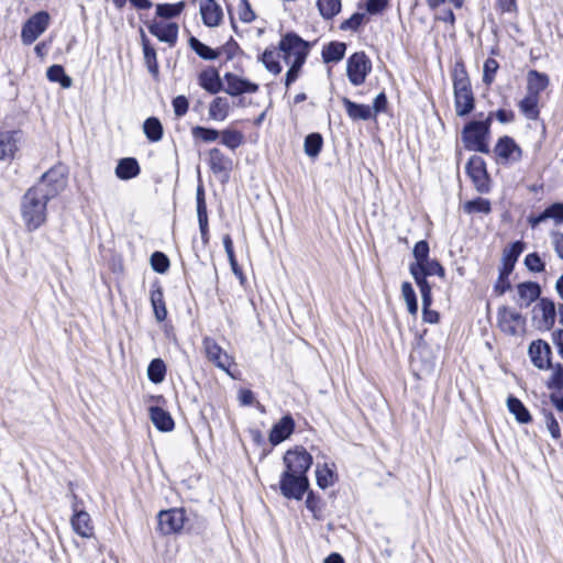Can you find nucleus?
<instances>
[{"instance_id": "f257e3e1", "label": "nucleus", "mask_w": 563, "mask_h": 563, "mask_svg": "<svg viewBox=\"0 0 563 563\" xmlns=\"http://www.w3.org/2000/svg\"><path fill=\"white\" fill-rule=\"evenodd\" d=\"M285 470L280 474L279 490L287 499L301 500L309 489L308 471L312 455L302 446L288 450L284 455Z\"/></svg>"}, {"instance_id": "f03ea898", "label": "nucleus", "mask_w": 563, "mask_h": 563, "mask_svg": "<svg viewBox=\"0 0 563 563\" xmlns=\"http://www.w3.org/2000/svg\"><path fill=\"white\" fill-rule=\"evenodd\" d=\"M51 199L40 187H31L24 194L21 202V213L29 231L38 229L46 221V207Z\"/></svg>"}, {"instance_id": "7ed1b4c3", "label": "nucleus", "mask_w": 563, "mask_h": 563, "mask_svg": "<svg viewBox=\"0 0 563 563\" xmlns=\"http://www.w3.org/2000/svg\"><path fill=\"white\" fill-rule=\"evenodd\" d=\"M278 47L288 70H300L309 53L310 43L289 32L282 37Z\"/></svg>"}, {"instance_id": "20e7f679", "label": "nucleus", "mask_w": 563, "mask_h": 563, "mask_svg": "<svg viewBox=\"0 0 563 563\" xmlns=\"http://www.w3.org/2000/svg\"><path fill=\"white\" fill-rule=\"evenodd\" d=\"M492 120L493 113H489L483 121L472 120L464 125L462 141L466 150L483 154L489 153L487 140L490 133Z\"/></svg>"}, {"instance_id": "39448f33", "label": "nucleus", "mask_w": 563, "mask_h": 563, "mask_svg": "<svg viewBox=\"0 0 563 563\" xmlns=\"http://www.w3.org/2000/svg\"><path fill=\"white\" fill-rule=\"evenodd\" d=\"M523 241H516L509 244L503 251V267L499 269L498 279L494 286V291L501 296L511 288L509 275L512 273L515 265L525 250Z\"/></svg>"}, {"instance_id": "423d86ee", "label": "nucleus", "mask_w": 563, "mask_h": 563, "mask_svg": "<svg viewBox=\"0 0 563 563\" xmlns=\"http://www.w3.org/2000/svg\"><path fill=\"white\" fill-rule=\"evenodd\" d=\"M454 106L457 117L468 115L475 108L468 73H453Z\"/></svg>"}, {"instance_id": "0eeeda50", "label": "nucleus", "mask_w": 563, "mask_h": 563, "mask_svg": "<svg viewBox=\"0 0 563 563\" xmlns=\"http://www.w3.org/2000/svg\"><path fill=\"white\" fill-rule=\"evenodd\" d=\"M465 173L479 194H488L490 191V177L486 163L481 156L473 155L470 157L465 166Z\"/></svg>"}, {"instance_id": "6e6552de", "label": "nucleus", "mask_w": 563, "mask_h": 563, "mask_svg": "<svg viewBox=\"0 0 563 563\" xmlns=\"http://www.w3.org/2000/svg\"><path fill=\"white\" fill-rule=\"evenodd\" d=\"M51 16L46 11L33 14L22 26L21 40L24 44L34 43L48 27Z\"/></svg>"}, {"instance_id": "1a4fd4ad", "label": "nucleus", "mask_w": 563, "mask_h": 563, "mask_svg": "<svg viewBox=\"0 0 563 563\" xmlns=\"http://www.w3.org/2000/svg\"><path fill=\"white\" fill-rule=\"evenodd\" d=\"M66 186V175L62 166H55L44 173L33 187H40L52 199Z\"/></svg>"}, {"instance_id": "9d476101", "label": "nucleus", "mask_w": 563, "mask_h": 563, "mask_svg": "<svg viewBox=\"0 0 563 563\" xmlns=\"http://www.w3.org/2000/svg\"><path fill=\"white\" fill-rule=\"evenodd\" d=\"M158 528L163 534L180 532L188 520L184 508L161 510L157 516Z\"/></svg>"}, {"instance_id": "9b49d317", "label": "nucleus", "mask_w": 563, "mask_h": 563, "mask_svg": "<svg viewBox=\"0 0 563 563\" xmlns=\"http://www.w3.org/2000/svg\"><path fill=\"white\" fill-rule=\"evenodd\" d=\"M202 347L208 361L214 364L218 368L229 373V367L232 364V357L223 351L214 339L210 336L203 338Z\"/></svg>"}, {"instance_id": "f8f14e48", "label": "nucleus", "mask_w": 563, "mask_h": 563, "mask_svg": "<svg viewBox=\"0 0 563 563\" xmlns=\"http://www.w3.org/2000/svg\"><path fill=\"white\" fill-rule=\"evenodd\" d=\"M208 165L216 176L221 177L222 183L228 181L233 162L219 147H212L208 151Z\"/></svg>"}, {"instance_id": "ddd939ff", "label": "nucleus", "mask_w": 563, "mask_h": 563, "mask_svg": "<svg viewBox=\"0 0 563 563\" xmlns=\"http://www.w3.org/2000/svg\"><path fill=\"white\" fill-rule=\"evenodd\" d=\"M528 354L537 368L550 369L552 367V351L548 342L541 339L532 341L528 347Z\"/></svg>"}, {"instance_id": "4468645a", "label": "nucleus", "mask_w": 563, "mask_h": 563, "mask_svg": "<svg viewBox=\"0 0 563 563\" xmlns=\"http://www.w3.org/2000/svg\"><path fill=\"white\" fill-rule=\"evenodd\" d=\"M71 498L74 500L71 506L74 514L70 519L71 527L77 534L88 538L92 534L90 516L87 511L78 508L80 500L77 495L71 494Z\"/></svg>"}, {"instance_id": "2eb2a0df", "label": "nucleus", "mask_w": 563, "mask_h": 563, "mask_svg": "<svg viewBox=\"0 0 563 563\" xmlns=\"http://www.w3.org/2000/svg\"><path fill=\"white\" fill-rule=\"evenodd\" d=\"M548 220H552L556 225L563 223V202H553L542 212L538 214H530L527 219L532 229H536Z\"/></svg>"}, {"instance_id": "dca6fc26", "label": "nucleus", "mask_w": 563, "mask_h": 563, "mask_svg": "<svg viewBox=\"0 0 563 563\" xmlns=\"http://www.w3.org/2000/svg\"><path fill=\"white\" fill-rule=\"evenodd\" d=\"M497 322L504 333L515 335L517 333V324L523 323L525 319L520 312L501 306L497 311Z\"/></svg>"}, {"instance_id": "f3484780", "label": "nucleus", "mask_w": 563, "mask_h": 563, "mask_svg": "<svg viewBox=\"0 0 563 563\" xmlns=\"http://www.w3.org/2000/svg\"><path fill=\"white\" fill-rule=\"evenodd\" d=\"M533 312L541 313V319L538 325L539 329L549 331L554 327L556 319V308L552 299L545 297L540 298L533 308Z\"/></svg>"}, {"instance_id": "a211bd4d", "label": "nucleus", "mask_w": 563, "mask_h": 563, "mask_svg": "<svg viewBox=\"0 0 563 563\" xmlns=\"http://www.w3.org/2000/svg\"><path fill=\"white\" fill-rule=\"evenodd\" d=\"M541 287L534 282H525L517 285V296L514 297L517 306L528 308L533 301L540 298Z\"/></svg>"}, {"instance_id": "6ab92c4d", "label": "nucleus", "mask_w": 563, "mask_h": 563, "mask_svg": "<svg viewBox=\"0 0 563 563\" xmlns=\"http://www.w3.org/2000/svg\"><path fill=\"white\" fill-rule=\"evenodd\" d=\"M494 152L496 156H498L503 161H520L522 157V150L520 146L516 143V141L508 136L504 135L498 139Z\"/></svg>"}, {"instance_id": "aec40b11", "label": "nucleus", "mask_w": 563, "mask_h": 563, "mask_svg": "<svg viewBox=\"0 0 563 563\" xmlns=\"http://www.w3.org/2000/svg\"><path fill=\"white\" fill-rule=\"evenodd\" d=\"M295 430V420L290 415H285L275 423L269 432L268 440L272 445H278L288 439Z\"/></svg>"}, {"instance_id": "412c9836", "label": "nucleus", "mask_w": 563, "mask_h": 563, "mask_svg": "<svg viewBox=\"0 0 563 563\" xmlns=\"http://www.w3.org/2000/svg\"><path fill=\"white\" fill-rule=\"evenodd\" d=\"M196 203H197V217H198L201 240H202V243L206 245L209 242V225H208L207 205H206V199H205V189H203L202 185H199L197 187Z\"/></svg>"}, {"instance_id": "4be33fe9", "label": "nucleus", "mask_w": 563, "mask_h": 563, "mask_svg": "<svg viewBox=\"0 0 563 563\" xmlns=\"http://www.w3.org/2000/svg\"><path fill=\"white\" fill-rule=\"evenodd\" d=\"M150 300L157 322L165 321L167 318V308L164 299L163 287L159 282L152 284Z\"/></svg>"}, {"instance_id": "5701e85b", "label": "nucleus", "mask_w": 563, "mask_h": 563, "mask_svg": "<svg viewBox=\"0 0 563 563\" xmlns=\"http://www.w3.org/2000/svg\"><path fill=\"white\" fill-rule=\"evenodd\" d=\"M224 79L227 81L225 92L231 96H239L245 92H255L258 86L246 79L235 76L233 73H225Z\"/></svg>"}, {"instance_id": "b1692460", "label": "nucleus", "mask_w": 563, "mask_h": 563, "mask_svg": "<svg viewBox=\"0 0 563 563\" xmlns=\"http://www.w3.org/2000/svg\"><path fill=\"white\" fill-rule=\"evenodd\" d=\"M151 34L156 36L161 42L174 44L178 36V25L176 23H152L148 26Z\"/></svg>"}, {"instance_id": "393cba45", "label": "nucleus", "mask_w": 563, "mask_h": 563, "mask_svg": "<svg viewBox=\"0 0 563 563\" xmlns=\"http://www.w3.org/2000/svg\"><path fill=\"white\" fill-rule=\"evenodd\" d=\"M114 173L119 179L130 180L140 175L141 167L136 158L124 157L119 159Z\"/></svg>"}, {"instance_id": "a878e982", "label": "nucleus", "mask_w": 563, "mask_h": 563, "mask_svg": "<svg viewBox=\"0 0 563 563\" xmlns=\"http://www.w3.org/2000/svg\"><path fill=\"white\" fill-rule=\"evenodd\" d=\"M150 418L155 428L162 432H169L175 428L170 413L158 406L150 408Z\"/></svg>"}, {"instance_id": "bb28decb", "label": "nucleus", "mask_w": 563, "mask_h": 563, "mask_svg": "<svg viewBox=\"0 0 563 563\" xmlns=\"http://www.w3.org/2000/svg\"><path fill=\"white\" fill-rule=\"evenodd\" d=\"M200 13L207 26H217L222 20V10L214 0H205L200 5Z\"/></svg>"}, {"instance_id": "cd10ccee", "label": "nucleus", "mask_w": 563, "mask_h": 563, "mask_svg": "<svg viewBox=\"0 0 563 563\" xmlns=\"http://www.w3.org/2000/svg\"><path fill=\"white\" fill-rule=\"evenodd\" d=\"M342 102H343V106L345 108L347 115L353 121H358V120L367 121L373 118V111L369 106L363 104V103H356L345 97L342 99Z\"/></svg>"}, {"instance_id": "c85d7f7f", "label": "nucleus", "mask_w": 563, "mask_h": 563, "mask_svg": "<svg viewBox=\"0 0 563 563\" xmlns=\"http://www.w3.org/2000/svg\"><path fill=\"white\" fill-rule=\"evenodd\" d=\"M19 132H0V161L12 158L18 150Z\"/></svg>"}, {"instance_id": "c756f323", "label": "nucleus", "mask_w": 563, "mask_h": 563, "mask_svg": "<svg viewBox=\"0 0 563 563\" xmlns=\"http://www.w3.org/2000/svg\"><path fill=\"white\" fill-rule=\"evenodd\" d=\"M550 80L545 73H529L527 79V95L538 97L547 89Z\"/></svg>"}, {"instance_id": "7c9ffc66", "label": "nucleus", "mask_w": 563, "mask_h": 563, "mask_svg": "<svg viewBox=\"0 0 563 563\" xmlns=\"http://www.w3.org/2000/svg\"><path fill=\"white\" fill-rule=\"evenodd\" d=\"M507 408L515 416L516 420L519 423L531 422L532 417H531L529 410L527 409V407L523 405V402L519 398L510 395L507 398Z\"/></svg>"}, {"instance_id": "2f4dec72", "label": "nucleus", "mask_w": 563, "mask_h": 563, "mask_svg": "<svg viewBox=\"0 0 563 563\" xmlns=\"http://www.w3.org/2000/svg\"><path fill=\"white\" fill-rule=\"evenodd\" d=\"M230 111V103L225 97H216L209 106V118L214 121H224Z\"/></svg>"}, {"instance_id": "473e14b6", "label": "nucleus", "mask_w": 563, "mask_h": 563, "mask_svg": "<svg viewBox=\"0 0 563 563\" xmlns=\"http://www.w3.org/2000/svg\"><path fill=\"white\" fill-rule=\"evenodd\" d=\"M244 142V135L239 130L224 129L220 131V143L231 151H235Z\"/></svg>"}, {"instance_id": "72a5a7b5", "label": "nucleus", "mask_w": 563, "mask_h": 563, "mask_svg": "<svg viewBox=\"0 0 563 563\" xmlns=\"http://www.w3.org/2000/svg\"><path fill=\"white\" fill-rule=\"evenodd\" d=\"M220 73H199V84L210 93H217L223 88Z\"/></svg>"}, {"instance_id": "f704fd0d", "label": "nucleus", "mask_w": 563, "mask_h": 563, "mask_svg": "<svg viewBox=\"0 0 563 563\" xmlns=\"http://www.w3.org/2000/svg\"><path fill=\"white\" fill-rule=\"evenodd\" d=\"M346 45L342 42H331L322 49L324 63L339 62L343 58Z\"/></svg>"}, {"instance_id": "c9c22d12", "label": "nucleus", "mask_w": 563, "mask_h": 563, "mask_svg": "<svg viewBox=\"0 0 563 563\" xmlns=\"http://www.w3.org/2000/svg\"><path fill=\"white\" fill-rule=\"evenodd\" d=\"M463 211L467 214L484 213L489 214L492 212V203L488 199L477 197L468 200L463 205Z\"/></svg>"}, {"instance_id": "e433bc0d", "label": "nucleus", "mask_w": 563, "mask_h": 563, "mask_svg": "<svg viewBox=\"0 0 563 563\" xmlns=\"http://www.w3.org/2000/svg\"><path fill=\"white\" fill-rule=\"evenodd\" d=\"M143 131L151 142H158L163 137V125L155 117H150L144 121Z\"/></svg>"}, {"instance_id": "4c0bfd02", "label": "nucleus", "mask_w": 563, "mask_h": 563, "mask_svg": "<svg viewBox=\"0 0 563 563\" xmlns=\"http://www.w3.org/2000/svg\"><path fill=\"white\" fill-rule=\"evenodd\" d=\"M323 146V137L320 133L313 132L305 137L303 148L307 156L317 157Z\"/></svg>"}, {"instance_id": "58836bf2", "label": "nucleus", "mask_w": 563, "mask_h": 563, "mask_svg": "<svg viewBox=\"0 0 563 563\" xmlns=\"http://www.w3.org/2000/svg\"><path fill=\"white\" fill-rule=\"evenodd\" d=\"M148 380L154 384H161L166 377V365L162 358H154L147 366Z\"/></svg>"}, {"instance_id": "ea45409f", "label": "nucleus", "mask_w": 563, "mask_h": 563, "mask_svg": "<svg viewBox=\"0 0 563 563\" xmlns=\"http://www.w3.org/2000/svg\"><path fill=\"white\" fill-rule=\"evenodd\" d=\"M539 98L527 95L520 102L519 109L522 114L529 120H537L539 118L540 111L538 108Z\"/></svg>"}, {"instance_id": "a19ab883", "label": "nucleus", "mask_w": 563, "mask_h": 563, "mask_svg": "<svg viewBox=\"0 0 563 563\" xmlns=\"http://www.w3.org/2000/svg\"><path fill=\"white\" fill-rule=\"evenodd\" d=\"M317 7L321 16L331 20L341 11V0H317Z\"/></svg>"}, {"instance_id": "79ce46f5", "label": "nucleus", "mask_w": 563, "mask_h": 563, "mask_svg": "<svg viewBox=\"0 0 563 563\" xmlns=\"http://www.w3.org/2000/svg\"><path fill=\"white\" fill-rule=\"evenodd\" d=\"M372 64L364 52H356L349 57L346 70H371Z\"/></svg>"}, {"instance_id": "37998d69", "label": "nucleus", "mask_w": 563, "mask_h": 563, "mask_svg": "<svg viewBox=\"0 0 563 563\" xmlns=\"http://www.w3.org/2000/svg\"><path fill=\"white\" fill-rule=\"evenodd\" d=\"M279 58H282L279 47L266 48L262 55L263 64L268 70H282Z\"/></svg>"}, {"instance_id": "c03bdc74", "label": "nucleus", "mask_w": 563, "mask_h": 563, "mask_svg": "<svg viewBox=\"0 0 563 563\" xmlns=\"http://www.w3.org/2000/svg\"><path fill=\"white\" fill-rule=\"evenodd\" d=\"M401 294L407 303L408 312L412 316L417 314L418 300H417L416 291L409 282H404L401 284Z\"/></svg>"}, {"instance_id": "a18cd8bd", "label": "nucleus", "mask_w": 563, "mask_h": 563, "mask_svg": "<svg viewBox=\"0 0 563 563\" xmlns=\"http://www.w3.org/2000/svg\"><path fill=\"white\" fill-rule=\"evenodd\" d=\"M185 2L179 1L177 3H161L156 5V14L164 19H172L179 15L185 9Z\"/></svg>"}, {"instance_id": "49530a36", "label": "nucleus", "mask_w": 563, "mask_h": 563, "mask_svg": "<svg viewBox=\"0 0 563 563\" xmlns=\"http://www.w3.org/2000/svg\"><path fill=\"white\" fill-rule=\"evenodd\" d=\"M191 135L196 140L198 139L205 143H210L214 142L220 137V131L213 128L196 125L191 129Z\"/></svg>"}, {"instance_id": "de8ad7c7", "label": "nucleus", "mask_w": 563, "mask_h": 563, "mask_svg": "<svg viewBox=\"0 0 563 563\" xmlns=\"http://www.w3.org/2000/svg\"><path fill=\"white\" fill-rule=\"evenodd\" d=\"M417 267H421L422 272H426L428 276H439L444 278L445 269L437 258H428L422 263H415Z\"/></svg>"}, {"instance_id": "09e8293b", "label": "nucleus", "mask_w": 563, "mask_h": 563, "mask_svg": "<svg viewBox=\"0 0 563 563\" xmlns=\"http://www.w3.org/2000/svg\"><path fill=\"white\" fill-rule=\"evenodd\" d=\"M553 373L551 377L547 380L545 386L550 390H563V365L558 363L555 365L552 364Z\"/></svg>"}, {"instance_id": "8fccbe9b", "label": "nucleus", "mask_w": 563, "mask_h": 563, "mask_svg": "<svg viewBox=\"0 0 563 563\" xmlns=\"http://www.w3.org/2000/svg\"><path fill=\"white\" fill-rule=\"evenodd\" d=\"M189 45H190L191 49L195 51V53L203 59L210 60V59H214L218 56L216 51H213L211 47H209L206 44H203L202 42H200L195 36H191L189 38Z\"/></svg>"}, {"instance_id": "3c124183", "label": "nucleus", "mask_w": 563, "mask_h": 563, "mask_svg": "<svg viewBox=\"0 0 563 563\" xmlns=\"http://www.w3.org/2000/svg\"><path fill=\"white\" fill-rule=\"evenodd\" d=\"M333 476H334L333 471L331 468H329L327 464H324L322 466L320 464L317 465L316 479H317V485L320 488L325 489L327 487L332 485Z\"/></svg>"}, {"instance_id": "603ef678", "label": "nucleus", "mask_w": 563, "mask_h": 563, "mask_svg": "<svg viewBox=\"0 0 563 563\" xmlns=\"http://www.w3.org/2000/svg\"><path fill=\"white\" fill-rule=\"evenodd\" d=\"M151 266L154 272L158 274H164L168 271L170 262L168 256L159 251L154 252L151 255Z\"/></svg>"}, {"instance_id": "864d4df0", "label": "nucleus", "mask_w": 563, "mask_h": 563, "mask_svg": "<svg viewBox=\"0 0 563 563\" xmlns=\"http://www.w3.org/2000/svg\"><path fill=\"white\" fill-rule=\"evenodd\" d=\"M525 265L527 269L532 273H542L545 271V263L538 252L527 254Z\"/></svg>"}, {"instance_id": "5fc2aeb1", "label": "nucleus", "mask_w": 563, "mask_h": 563, "mask_svg": "<svg viewBox=\"0 0 563 563\" xmlns=\"http://www.w3.org/2000/svg\"><path fill=\"white\" fill-rule=\"evenodd\" d=\"M366 14L363 12H355L347 20L343 21L340 25L342 31H357V29L366 22Z\"/></svg>"}, {"instance_id": "6e6d98bb", "label": "nucleus", "mask_w": 563, "mask_h": 563, "mask_svg": "<svg viewBox=\"0 0 563 563\" xmlns=\"http://www.w3.org/2000/svg\"><path fill=\"white\" fill-rule=\"evenodd\" d=\"M429 253H430L429 243L426 240L418 241L415 244L413 250H412V255L416 260L413 263H422L423 261L430 258Z\"/></svg>"}, {"instance_id": "4d7b16f0", "label": "nucleus", "mask_w": 563, "mask_h": 563, "mask_svg": "<svg viewBox=\"0 0 563 563\" xmlns=\"http://www.w3.org/2000/svg\"><path fill=\"white\" fill-rule=\"evenodd\" d=\"M543 415H544L547 428H548L551 437L555 440H559L561 438V428H560V424H559L558 420L555 419L553 412L543 410Z\"/></svg>"}, {"instance_id": "13d9d810", "label": "nucleus", "mask_w": 563, "mask_h": 563, "mask_svg": "<svg viewBox=\"0 0 563 563\" xmlns=\"http://www.w3.org/2000/svg\"><path fill=\"white\" fill-rule=\"evenodd\" d=\"M551 239V245L556 254V256L563 261V232L558 230H552L549 233Z\"/></svg>"}, {"instance_id": "bf43d9fd", "label": "nucleus", "mask_w": 563, "mask_h": 563, "mask_svg": "<svg viewBox=\"0 0 563 563\" xmlns=\"http://www.w3.org/2000/svg\"><path fill=\"white\" fill-rule=\"evenodd\" d=\"M239 18L244 23H250L255 20V13L247 0H240Z\"/></svg>"}, {"instance_id": "052dcab7", "label": "nucleus", "mask_w": 563, "mask_h": 563, "mask_svg": "<svg viewBox=\"0 0 563 563\" xmlns=\"http://www.w3.org/2000/svg\"><path fill=\"white\" fill-rule=\"evenodd\" d=\"M174 113L177 118L184 117L189 108L188 99L185 96H177L173 99Z\"/></svg>"}, {"instance_id": "680f3d73", "label": "nucleus", "mask_w": 563, "mask_h": 563, "mask_svg": "<svg viewBox=\"0 0 563 563\" xmlns=\"http://www.w3.org/2000/svg\"><path fill=\"white\" fill-rule=\"evenodd\" d=\"M46 77L52 82H58L63 88H69L73 84L67 73H46Z\"/></svg>"}, {"instance_id": "e2e57ef3", "label": "nucleus", "mask_w": 563, "mask_h": 563, "mask_svg": "<svg viewBox=\"0 0 563 563\" xmlns=\"http://www.w3.org/2000/svg\"><path fill=\"white\" fill-rule=\"evenodd\" d=\"M144 58L147 64L148 70L156 69V53L153 47L148 45L146 41H143Z\"/></svg>"}, {"instance_id": "0e129e2a", "label": "nucleus", "mask_w": 563, "mask_h": 563, "mask_svg": "<svg viewBox=\"0 0 563 563\" xmlns=\"http://www.w3.org/2000/svg\"><path fill=\"white\" fill-rule=\"evenodd\" d=\"M389 0H367L366 11L369 14H378L388 7Z\"/></svg>"}, {"instance_id": "69168bd1", "label": "nucleus", "mask_w": 563, "mask_h": 563, "mask_svg": "<svg viewBox=\"0 0 563 563\" xmlns=\"http://www.w3.org/2000/svg\"><path fill=\"white\" fill-rule=\"evenodd\" d=\"M387 104H388V101H387V97H386L385 92H379L373 102V107H372L373 117H375L378 113L385 112L387 109Z\"/></svg>"}, {"instance_id": "338daca9", "label": "nucleus", "mask_w": 563, "mask_h": 563, "mask_svg": "<svg viewBox=\"0 0 563 563\" xmlns=\"http://www.w3.org/2000/svg\"><path fill=\"white\" fill-rule=\"evenodd\" d=\"M306 507L308 510L313 512L314 515L320 511V497L316 496V494L310 490L308 492L307 499H306Z\"/></svg>"}, {"instance_id": "774afa93", "label": "nucleus", "mask_w": 563, "mask_h": 563, "mask_svg": "<svg viewBox=\"0 0 563 563\" xmlns=\"http://www.w3.org/2000/svg\"><path fill=\"white\" fill-rule=\"evenodd\" d=\"M493 118L495 117L500 123L506 124L515 120V112L511 110L498 109L496 112H492Z\"/></svg>"}]
</instances>
